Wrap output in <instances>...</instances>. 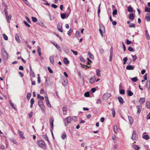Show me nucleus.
Returning a JSON list of instances; mask_svg holds the SVG:
<instances>
[{
    "mask_svg": "<svg viewBox=\"0 0 150 150\" xmlns=\"http://www.w3.org/2000/svg\"><path fill=\"white\" fill-rule=\"evenodd\" d=\"M37 144L40 147L42 148L46 149L47 146L45 142L42 140H39L37 142Z\"/></svg>",
    "mask_w": 150,
    "mask_h": 150,
    "instance_id": "obj_1",
    "label": "nucleus"
},
{
    "mask_svg": "<svg viewBox=\"0 0 150 150\" xmlns=\"http://www.w3.org/2000/svg\"><path fill=\"white\" fill-rule=\"evenodd\" d=\"M38 105L40 107L42 111H45V108L42 101L39 100L38 101Z\"/></svg>",
    "mask_w": 150,
    "mask_h": 150,
    "instance_id": "obj_2",
    "label": "nucleus"
},
{
    "mask_svg": "<svg viewBox=\"0 0 150 150\" xmlns=\"http://www.w3.org/2000/svg\"><path fill=\"white\" fill-rule=\"evenodd\" d=\"M71 121V117H68L64 120V122L66 126L68 125V124L70 123Z\"/></svg>",
    "mask_w": 150,
    "mask_h": 150,
    "instance_id": "obj_3",
    "label": "nucleus"
},
{
    "mask_svg": "<svg viewBox=\"0 0 150 150\" xmlns=\"http://www.w3.org/2000/svg\"><path fill=\"white\" fill-rule=\"evenodd\" d=\"M99 31L102 37H103V32L105 31V29L104 26L102 24L100 25V29H99Z\"/></svg>",
    "mask_w": 150,
    "mask_h": 150,
    "instance_id": "obj_4",
    "label": "nucleus"
},
{
    "mask_svg": "<svg viewBox=\"0 0 150 150\" xmlns=\"http://www.w3.org/2000/svg\"><path fill=\"white\" fill-rule=\"evenodd\" d=\"M110 93L107 92L103 95V98L105 100H108L111 96Z\"/></svg>",
    "mask_w": 150,
    "mask_h": 150,
    "instance_id": "obj_5",
    "label": "nucleus"
},
{
    "mask_svg": "<svg viewBox=\"0 0 150 150\" xmlns=\"http://www.w3.org/2000/svg\"><path fill=\"white\" fill-rule=\"evenodd\" d=\"M57 28L58 30L60 32H62L63 31L62 28V24L60 23L57 25Z\"/></svg>",
    "mask_w": 150,
    "mask_h": 150,
    "instance_id": "obj_6",
    "label": "nucleus"
},
{
    "mask_svg": "<svg viewBox=\"0 0 150 150\" xmlns=\"http://www.w3.org/2000/svg\"><path fill=\"white\" fill-rule=\"evenodd\" d=\"M6 20L8 23H9L10 22V20L11 19L12 16L11 14H9V15L8 14L5 15Z\"/></svg>",
    "mask_w": 150,
    "mask_h": 150,
    "instance_id": "obj_7",
    "label": "nucleus"
},
{
    "mask_svg": "<svg viewBox=\"0 0 150 150\" xmlns=\"http://www.w3.org/2000/svg\"><path fill=\"white\" fill-rule=\"evenodd\" d=\"M136 108L137 109V113L138 114H139L141 111L142 107L140 105L136 106Z\"/></svg>",
    "mask_w": 150,
    "mask_h": 150,
    "instance_id": "obj_8",
    "label": "nucleus"
},
{
    "mask_svg": "<svg viewBox=\"0 0 150 150\" xmlns=\"http://www.w3.org/2000/svg\"><path fill=\"white\" fill-rule=\"evenodd\" d=\"M134 65H129L127 66L126 68L128 70H132L134 69Z\"/></svg>",
    "mask_w": 150,
    "mask_h": 150,
    "instance_id": "obj_9",
    "label": "nucleus"
},
{
    "mask_svg": "<svg viewBox=\"0 0 150 150\" xmlns=\"http://www.w3.org/2000/svg\"><path fill=\"white\" fill-rule=\"evenodd\" d=\"M52 44L56 47V48L58 49L60 51H61V48L55 42H52Z\"/></svg>",
    "mask_w": 150,
    "mask_h": 150,
    "instance_id": "obj_10",
    "label": "nucleus"
},
{
    "mask_svg": "<svg viewBox=\"0 0 150 150\" xmlns=\"http://www.w3.org/2000/svg\"><path fill=\"white\" fill-rule=\"evenodd\" d=\"M15 38L16 42L19 43H20L21 41L19 38V35L18 34H16L15 35Z\"/></svg>",
    "mask_w": 150,
    "mask_h": 150,
    "instance_id": "obj_11",
    "label": "nucleus"
},
{
    "mask_svg": "<svg viewBox=\"0 0 150 150\" xmlns=\"http://www.w3.org/2000/svg\"><path fill=\"white\" fill-rule=\"evenodd\" d=\"M54 122V119L53 118H51L50 119V123L51 128L52 129H53V123Z\"/></svg>",
    "mask_w": 150,
    "mask_h": 150,
    "instance_id": "obj_12",
    "label": "nucleus"
},
{
    "mask_svg": "<svg viewBox=\"0 0 150 150\" xmlns=\"http://www.w3.org/2000/svg\"><path fill=\"white\" fill-rule=\"evenodd\" d=\"M18 132L19 135L21 138L23 139H24L25 138L23 136V133L20 130H18Z\"/></svg>",
    "mask_w": 150,
    "mask_h": 150,
    "instance_id": "obj_13",
    "label": "nucleus"
},
{
    "mask_svg": "<svg viewBox=\"0 0 150 150\" xmlns=\"http://www.w3.org/2000/svg\"><path fill=\"white\" fill-rule=\"evenodd\" d=\"M145 101V98H141L139 100V102L141 105L143 104Z\"/></svg>",
    "mask_w": 150,
    "mask_h": 150,
    "instance_id": "obj_14",
    "label": "nucleus"
},
{
    "mask_svg": "<svg viewBox=\"0 0 150 150\" xmlns=\"http://www.w3.org/2000/svg\"><path fill=\"white\" fill-rule=\"evenodd\" d=\"M136 138V132L135 130H133V134L131 137L132 139L134 140Z\"/></svg>",
    "mask_w": 150,
    "mask_h": 150,
    "instance_id": "obj_15",
    "label": "nucleus"
},
{
    "mask_svg": "<svg viewBox=\"0 0 150 150\" xmlns=\"http://www.w3.org/2000/svg\"><path fill=\"white\" fill-rule=\"evenodd\" d=\"M128 119L130 125H132L133 122V118L131 116H128Z\"/></svg>",
    "mask_w": 150,
    "mask_h": 150,
    "instance_id": "obj_16",
    "label": "nucleus"
},
{
    "mask_svg": "<svg viewBox=\"0 0 150 150\" xmlns=\"http://www.w3.org/2000/svg\"><path fill=\"white\" fill-rule=\"evenodd\" d=\"M145 35L147 39L148 40H150V37L149 36V35L148 32L147 30H146L145 31Z\"/></svg>",
    "mask_w": 150,
    "mask_h": 150,
    "instance_id": "obj_17",
    "label": "nucleus"
},
{
    "mask_svg": "<svg viewBox=\"0 0 150 150\" xmlns=\"http://www.w3.org/2000/svg\"><path fill=\"white\" fill-rule=\"evenodd\" d=\"M43 137L45 139V140L47 141L49 143V144H50V141L49 140L46 134H44L43 135Z\"/></svg>",
    "mask_w": 150,
    "mask_h": 150,
    "instance_id": "obj_18",
    "label": "nucleus"
},
{
    "mask_svg": "<svg viewBox=\"0 0 150 150\" xmlns=\"http://www.w3.org/2000/svg\"><path fill=\"white\" fill-rule=\"evenodd\" d=\"M133 148L135 150H139L140 149V147L138 145L135 144H133L132 145Z\"/></svg>",
    "mask_w": 150,
    "mask_h": 150,
    "instance_id": "obj_19",
    "label": "nucleus"
},
{
    "mask_svg": "<svg viewBox=\"0 0 150 150\" xmlns=\"http://www.w3.org/2000/svg\"><path fill=\"white\" fill-rule=\"evenodd\" d=\"M3 56H4V59H7L8 57V54L6 52H5L4 53H2Z\"/></svg>",
    "mask_w": 150,
    "mask_h": 150,
    "instance_id": "obj_20",
    "label": "nucleus"
},
{
    "mask_svg": "<svg viewBox=\"0 0 150 150\" xmlns=\"http://www.w3.org/2000/svg\"><path fill=\"white\" fill-rule=\"evenodd\" d=\"M118 98L119 102L121 104H123L124 103V100L123 99L121 96L118 97Z\"/></svg>",
    "mask_w": 150,
    "mask_h": 150,
    "instance_id": "obj_21",
    "label": "nucleus"
},
{
    "mask_svg": "<svg viewBox=\"0 0 150 150\" xmlns=\"http://www.w3.org/2000/svg\"><path fill=\"white\" fill-rule=\"evenodd\" d=\"M95 79V77H91L90 79V83L91 84L93 83L94 82Z\"/></svg>",
    "mask_w": 150,
    "mask_h": 150,
    "instance_id": "obj_22",
    "label": "nucleus"
},
{
    "mask_svg": "<svg viewBox=\"0 0 150 150\" xmlns=\"http://www.w3.org/2000/svg\"><path fill=\"white\" fill-rule=\"evenodd\" d=\"M68 83L67 80V79H65L62 82V84L64 86H66Z\"/></svg>",
    "mask_w": 150,
    "mask_h": 150,
    "instance_id": "obj_23",
    "label": "nucleus"
},
{
    "mask_svg": "<svg viewBox=\"0 0 150 150\" xmlns=\"http://www.w3.org/2000/svg\"><path fill=\"white\" fill-rule=\"evenodd\" d=\"M129 18L131 20H133L134 18V16L132 13H130L129 15Z\"/></svg>",
    "mask_w": 150,
    "mask_h": 150,
    "instance_id": "obj_24",
    "label": "nucleus"
},
{
    "mask_svg": "<svg viewBox=\"0 0 150 150\" xmlns=\"http://www.w3.org/2000/svg\"><path fill=\"white\" fill-rule=\"evenodd\" d=\"M146 86L147 89H149L150 87V81L149 80H147L146 81Z\"/></svg>",
    "mask_w": 150,
    "mask_h": 150,
    "instance_id": "obj_25",
    "label": "nucleus"
},
{
    "mask_svg": "<svg viewBox=\"0 0 150 150\" xmlns=\"http://www.w3.org/2000/svg\"><path fill=\"white\" fill-rule=\"evenodd\" d=\"M127 95L130 96H132L133 94V93L130 90H127Z\"/></svg>",
    "mask_w": 150,
    "mask_h": 150,
    "instance_id": "obj_26",
    "label": "nucleus"
},
{
    "mask_svg": "<svg viewBox=\"0 0 150 150\" xmlns=\"http://www.w3.org/2000/svg\"><path fill=\"white\" fill-rule=\"evenodd\" d=\"M64 63L66 64H68L69 63V61L67 58H64L63 60Z\"/></svg>",
    "mask_w": 150,
    "mask_h": 150,
    "instance_id": "obj_27",
    "label": "nucleus"
},
{
    "mask_svg": "<svg viewBox=\"0 0 150 150\" xmlns=\"http://www.w3.org/2000/svg\"><path fill=\"white\" fill-rule=\"evenodd\" d=\"M100 71L99 69H97L96 70V75L98 77L100 76Z\"/></svg>",
    "mask_w": 150,
    "mask_h": 150,
    "instance_id": "obj_28",
    "label": "nucleus"
},
{
    "mask_svg": "<svg viewBox=\"0 0 150 150\" xmlns=\"http://www.w3.org/2000/svg\"><path fill=\"white\" fill-rule=\"evenodd\" d=\"M127 10L129 13H132L133 12V9L131 6L128 7Z\"/></svg>",
    "mask_w": 150,
    "mask_h": 150,
    "instance_id": "obj_29",
    "label": "nucleus"
},
{
    "mask_svg": "<svg viewBox=\"0 0 150 150\" xmlns=\"http://www.w3.org/2000/svg\"><path fill=\"white\" fill-rule=\"evenodd\" d=\"M45 101L46 103V104L49 107H51V105L50 103L49 102V100L48 99H45Z\"/></svg>",
    "mask_w": 150,
    "mask_h": 150,
    "instance_id": "obj_30",
    "label": "nucleus"
},
{
    "mask_svg": "<svg viewBox=\"0 0 150 150\" xmlns=\"http://www.w3.org/2000/svg\"><path fill=\"white\" fill-rule=\"evenodd\" d=\"M37 98L40 99L39 100H42L44 99V98L43 96H41L39 94H38L37 95Z\"/></svg>",
    "mask_w": 150,
    "mask_h": 150,
    "instance_id": "obj_31",
    "label": "nucleus"
},
{
    "mask_svg": "<svg viewBox=\"0 0 150 150\" xmlns=\"http://www.w3.org/2000/svg\"><path fill=\"white\" fill-rule=\"evenodd\" d=\"M113 129L114 132L117 134V133L118 129L117 126H114L113 127Z\"/></svg>",
    "mask_w": 150,
    "mask_h": 150,
    "instance_id": "obj_32",
    "label": "nucleus"
},
{
    "mask_svg": "<svg viewBox=\"0 0 150 150\" xmlns=\"http://www.w3.org/2000/svg\"><path fill=\"white\" fill-rule=\"evenodd\" d=\"M112 112V116L114 117L115 116V112L114 108H112L111 109Z\"/></svg>",
    "mask_w": 150,
    "mask_h": 150,
    "instance_id": "obj_33",
    "label": "nucleus"
},
{
    "mask_svg": "<svg viewBox=\"0 0 150 150\" xmlns=\"http://www.w3.org/2000/svg\"><path fill=\"white\" fill-rule=\"evenodd\" d=\"M146 106L147 108L149 109L150 108V103L149 101H147L146 102Z\"/></svg>",
    "mask_w": 150,
    "mask_h": 150,
    "instance_id": "obj_34",
    "label": "nucleus"
},
{
    "mask_svg": "<svg viewBox=\"0 0 150 150\" xmlns=\"http://www.w3.org/2000/svg\"><path fill=\"white\" fill-rule=\"evenodd\" d=\"M50 59L52 64H54V58L53 57L50 56Z\"/></svg>",
    "mask_w": 150,
    "mask_h": 150,
    "instance_id": "obj_35",
    "label": "nucleus"
},
{
    "mask_svg": "<svg viewBox=\"0 0 150 150\" xmlns=\"http://www.w3.org/2000/svg\"><path fill=\"white\" fill-rule=\"evenodd\" d=\"M9 103L10 104L11 106L14 109L16 110V108L14 107V105L13 103L12 102L11 100H10L9 101Z\"/></svg>",
    "mask_w": 150,
    "mask_h": 150,
    "instance_id": "obj_36",
    "label": "nucleus"
},
{
    "mask_svg": "<svg viewBox=\"0 0 150 150\" xmlns=\"http://www.w3.org/2000/svg\"><path fill=\"white\" fill-rule=\"evenodd\" d=\"M143 138L146 140H148L149 139V137L148 135H144L143 136Z\"/></svg>",
    "mask_w": 150,
    "mask_h": 150,
    "instance_id": "obj_37",
    "label": "nucleus"
},
{
    "mask_svg": "<svg viewBox=\"0 0 150 150\" xmlns=\"http://www.w3.org/2000/svg\"><path fill=\"white\" fill-rule=\"evenodd\" d=\"M88 54L91 58L93 59L94 58V56L91 54L90 52L89 51L88 52Z\"/></svg>",
    "mask_w": 150,
    "mask_h": 150,
    "instance_id": "obj_38",
    "label": "nucleus"
},
{
    "mask_svg": "<svg viewBox=\"0 0 150 150\" xmlns=\"http://www.w3.org/2000/svg\"><path fill=\"white\" fill-rule=\"evenodd\" d=\"M129 28L133 27L135 28L136 27V25L132 23L129 25Z\"/></svg>",
    "mask_w": 150,
    "mask_h": 150,
    "instance_id": "obj_39",
    "label": "nucleus"
},
{
    "mask_svg": "<svg viewBox=\"0 0 150 150\" xmlns=\"http://www.w3.org/2000/svg\"><path fill=\"white\" fill-rule=\"evenodd\" d=\"M3 38L5 40H8V37L7 35H6L4 33L3 34Z\"/></svg>",
    "mask_w": 150,
    "mask_h": 150,
    "instance_id": "obj_40",
    "label": "nucleus"
},
{
    "mask_svg": "<svg viewBox=\"0 0 150 150\" xmlns=\"http://www.w3.org/2000/svg\"><path fill=\"white\" fill-rule=\"evenodd\" d=\"M30 75L33 78L35 77V75L33 71H30Z\"/></svg>",
    "mask_w": 150,
    "mask_h": 150,
    "instance_id": "obj_41",
    "label": "nucleus"
},
{
    "mask_svg": "<svg viewBox=\"0 0 150 150\" xmlns=\"http://www.w3.org/2000/svg\"><path fill=\"white\" fill-rule=\"evenodd\" d=\"M100 5H101V4H99V6L98 7V16H99L100 13Z\"/></svg>",
    "mask_w": 150,
    "mask_h": 150,
    "instance_id": "obj_42",
    "label": "nucleus"
},
{
    "mask_svg": "<svg viewBox=\"0 0 150 150\" xmlns=\"http://www.w3.org/2000/svg\"><path fill=\"white\" fill-rule=\"evenodd\" d=\"M61 17L63 19H64L66 18V14L64 13H62L61 15Z\"/></svg>",
    "mask_w": 150,
    "mask_h": 150,
    "instance_id": "obj_43",
    "label": "nucleus"
},
{
    "mask_svg": "<svg viewBox=\"0 0 150 150\" xmlns=\"http://www.w3.org/2000/svg\"><path fill=\"white\" fill-rule=\"evenodd\" d=\"M84 95L86 97H89L90 96L89 93L88 92H87L84 93Z\"/></svg>",
    "mask_w": 150,
    "mask_h": 150,
    "instance_id": "obj_44",
    "label": "nucleus"
},
{
    "mask_svg": "<svg viewBox=\"0 0 150 150\" xmlns=\"http://www.w3.org/2000/svg\"><path fill=\"white\" fill-rule=\"evenodd\" d=\"M112 138L115 142H117V140L116 139V137L115 135L112 136Z\"/></svg>",
    "mask_w": 150,
    "mask_h": 150,
    "instance_id": "obj_45",
    "label": "nucleus"
},
{
    "mask_svg": "<svg viewBox=\"0 0 150 150\" xmlns=\"http://www.w3.org/2000/svg\"><path fill=\"white\" fill-rule=\"evenodd\" d=\"M145 12H150V8L147 7H146L145 8Z\"/></svg>",
    "mask_w": 150,
    "mask_h": 150,
    "instance_id": "obj_46",
    "label": "nucleus"
},
{
    "mask_svg": "<svg viewBox=\"0 0 150 150\" xmlns=\"http://www.w3.org/2000/svg\"><path fill=\"white\" fill-rule=\"evenodd\" d=\"M127 58L126 57H125L123 58V64H126L127 60Z\"/></svg>",
    "mask_w": 150,
    "mask_h": 150,
    "instance_id": "obj_47",
    "label": "nucleus"
},
{
    "mask_svg": "<svg viewBox=\"0 0 150 150\" xmlns=\"http://www.w3.org/2000/svg\"><path fill=\"white\" fill-rule=\"evenodd\" d=\"M132 57L133 58V61L134 62L137 59V57L136 55H132Z\"/></svg>",
    "mask_w": 150,
    "mask_h": 150,
    "instance_id": "obj_48",
    "label": "nucleus"
},
{
    "mask_svg": "<svg viewBox=\"0 0 150 150\" xmlns=\"http://www.w3.org/2000/svg\"><path fill=\"white\" fill-rule=\"evenodd\" d=\"M131 80L132 81L136 82L137 80V77H135L134 78H133Z\"/></svg>",
    "mask_w": 150,
    "mask_h": 150,
    "instance_id": "obj_49",
    "label": "nucleus"
},
{
    "mask_svg": "<svg viewBox=\"0 0 150 150\" xmlns=\"http://www.w3.org/2000/svg\"><path fill=\"white\" fill-rule=\"evenodd\" d=\"M117 9H115L114 11L112 12V15L113 16L117 14Z\"/></svg>",
    "mask_w": 150,
    "mask_h": 150,
    "instance_id": "obj_50",
    "label": "nucleus"
},
{
    "mask_svg": "<svg viewBox=\"0 0 150 150\" xmlns=\"http://www.w3.org/2000/svg\"><path fill=\"white\" fill-rule=\"evenodd\" d=\"M32 20L34 22H35L37 21V19L36 18H35V17H32Z\"/></svg>",
    "mask_w": 150,
    "mask_h": 150,
    "instance_id": "obj_51",
    "label": "nucleus"
},
{
    "mask_svg": "<svg viewBox=\"0 0 150 150\" xmlns=\"http://www.w3.org/2000/svg\"><path fill=\"white\" fill-rule=\"evenodd\" d=\"M61 137L63 139H64L67 137L66 134L65 133L64 134H63L62 136Z\"/></svg>",
    "mask_w": 150,
    "mask_h": 150,
    "instance_id": "obj_52",
    "label": "nucleus"
},
{
    "mask_svg": "<svg viewBox=\"0 0 150 150\" xmlns=\"http://www.w3.org/2000/svg\"><path fill=\"white\" fill-rule=\"evenodd\" d=\"M31 96V94L30 93H28L27 95V98L28 100H29Z\"/></svg>",
    "mask_w": 150,
    "mask_h": 150,
    "instance_id": "obj_53",
    "label": "nucleus"
},
{
    "mask_svg": "<svg viewBox=\"0 0 150 150\" xmlns=\"http://www.w3.org/2000/svg\"><path fill=\"white\" fill-rule=\"evenodd\" d=\"M80 59L81 61L82 62H85V60L84 59L83 57L82 56L80 57Z\"/></svg>",
    "mask_w": 150,
    "mask_h": 150,
    "instance_id": "obj_54",
    "label": "nucleus"
},
{
    "mask_svg": "<svg viewBox=\"0 0 150 150\" xmlns=\"http://www.w3.org/2000/svg\"><path fill=\"white\" fill-rule=\"evenodd\" d=\"M23 22L24 24L28 27H30V25L28 24L26 21H24Z\"/></svg>",
    "mask_w": 150,
    "mask_h": 150,
    "instance_id": "obj_55",
    "label": "nucleus"
},
{
    "mask_svg": "<svg viewBox=\"0 0 150 150\" xmlns=\"http://www.w3.org/2000/svg\"><path fill=\"white\" fill-rule=\"evenodd\" d=\"M145 19L147 21H150V16H146Z\"/></svg>",
    "mask_w": 150,
    "mask_h": 150,
    "instance_id": "obj_56",
    "label": "nucleus"
},
{
    "mask_svg": "<svg viewBox=\"0 0 150 150\" xmlns=\"http://www.w3.org/2000/svg\"><path fill=\"white\" fill-rule=\"evenodd\" d=\"M129 51L131 52H134V50H133V49L131 47H129L128 48Z\"/></svg>",
    "mask_w": 150,
    "mask_h": 150,
    "instance_id": "obj_57",
    "label": "nucleus"
},
{
    "mask_svg": "<svg viewBox=\"0 0 150 150\" xmlns=\"http://www.w3.org/2000/svg\"><path fill=\"white\" fill-rule=\"evenodd\" d=\"M76 36L77 37H79L80 35V33L79 31H77L75 34Z\"/></svg>",
    "mask_w": 150,
    "mask_h": 150,
    "instance_id": "obj_58",
    "label": "nucleus"
},
{
    "mask_svg": "<svg viewBox=\"0 0 150 150\" xmlns=\"http://www.w3.org/2000/svg\"><path fill=\"white\" fill-rule=\"evenodd\" d=\"M113 56V54H110L109 57V61L111 62L112 61V58Z\"/></svg>",
    "mask_w": 150,
    "mask_h": 150,
    "instance_id": "obj_59",
    "label": "nucleus"
},
{
    "mask_svg": "<svg viewBox=\"0 0 150 150\" xmlns=\"http://www.w3.org/2000/svg\"><path fill=\"white\" fill-rule=\"evenodd\" d=\"M120 93L122 94H124L125 93V91L124 90H121L120 91Z\"/></svg>",
    "mask_w": 150,
    "mask_h": 150,
    "instance_id": "obj_60",
    "label": "nucleus"
},
{
    "mask_svg": "<svg viewBox=\"0 0 150 150\" xmlns=\"http://www.w3.org/2000/svg\"><path fill=\"white\" fill-rule=\"evenodd\" d=\"M2 4L5 7V8H8L7 5L5 3L3 2Z\"/></svg>",
    "mask_w": 150,
    "mask_h": 150,
    "instance_id": "obj_61",
    "label": "nucleus"
},
{
    "mask_svg": "<svg viewBox=\"0 0 150 150\" xmlns=\"http://www.w3.org/2000/svg\"><path fill=\"white\" fill-rule=\"evenodd\" d=\"M126 42H127V45H129V44H131L132 43V41L129 40L128 39L127 40Z\"/></svg>",
    "mask_w": 150,
    "mask_h": 150,
    "instance_id": "obj_62",
    "label": "nucleus"
},
{
    "mask_svg": "<svg viewBox=\"0 0 150 150\" xmlns=\"http://www.w3.org/2000/svg\"><path fill=\"white\" fill-rule=\"evenodd\" d=\"M71 120H72L74 121H76V117L75 116H73L72 118L71 117Z\"/></svg>",
    "mask_w": 150,
    "mask_h": 150,
    "instance_id": "obj_63",
    "label": "nucleus"
},
{
    "mask_svg": "<svg viewBox=\"0 0 150 150\" xmlns=\"http://www.w3.org/2000/svg\"><path fill=\"white\" fill-rule=\"evenodd\" d=\"M48 69L49 71V72L51 74H52L53 73V71L51 69V68L49 67H48Z\"/></svg>",
    "mask_w": 150,
    "mask_h": 150,
    "instance_id": "obj_64",
    "label": "nucleus"
}]
</instances>
